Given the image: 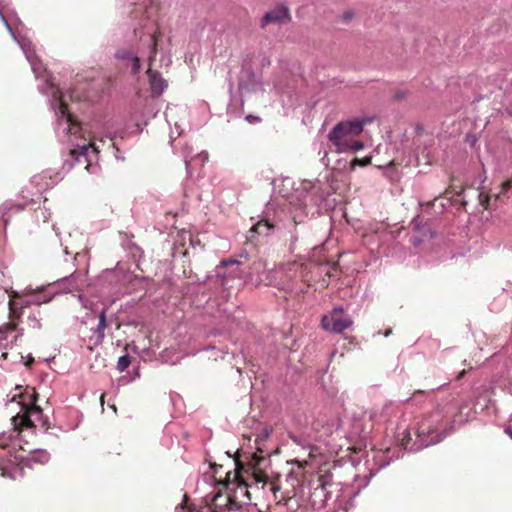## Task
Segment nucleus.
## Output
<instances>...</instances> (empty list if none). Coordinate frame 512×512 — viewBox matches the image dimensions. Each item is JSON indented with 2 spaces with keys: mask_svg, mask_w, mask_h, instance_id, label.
Segmentation results:
<instances>
[{
  "mask_svg": "<svg viewBox=\"0 0 512 512\" xmlns=\"http://www.w3.org/2000/svg\"><path fill=\"white\" fill-rule=\"evenodd\" d=\"M130 364H131V358L129 355L121 356L117 362V369L120 372H123L130 366Z\"/></svg>",
  "mask_w": 512,
  "mask_h": 512,
  "instance_id": "obj_17",
  "label": "nucleus"
},
{
  "mask_svg": "<svg viewBox=\"0 0 512 512\" xmlns=\"http://www.w3.org/2000/svg\"><path fill=\"white\" fill-rule=\"evenodd\" d=\"M98 325L95 328L94 332L97 337V343H101L105 337V329L107 327V320H106V310L103 309L98 316Z\"/></svg>",
  "mask_w": 512,
  "mask_h": 512,
  "instance_id": "obj_13",
  "label": "nucleus"
},
{
  "mask_svg": "<svg viewBox=\"0 0 512 512\" xmlns=\"http://www.w3.org/2000/svg\"><path fill=\"white\" fill-rule=\"evenodd\" d=\"M467 204L466 201H462V205L465 206Z\"/></svg>",
  "mask_w": 512,
  "mask_h": 512,
  "instance_id": "obj_40",
  "label": "nucleus"
},
{
  "mask_svg": "<svg viewBox=\"0 0 512 512\" xmlns=\"http://www.w3.org/2000/svg\"><path fill=\"white\" fill-rule=\"evenodd\" d=\"M465 373H466V370H462V371L459 373L458 378H459V379H460V378H462V377L465 375Z\"/></svg>",
  "mask_w": 512,
  "mask_h": 512,
  "instance_id": "obj_34",
  "label": "nucleus"
},
{
  "mask_svg": "<svg viewBox=\"0 0 512 512\" xmlns=\"http://www.w3.org/2000/svg\"><path fill=\"white\" fill-rule=\"evenodd\" d=\"M506 433L512 438V429H506Z\"/></svg>",
  "mask_w": 512,
  "mask_h": 512,
  "instance_id": "obj_35",
  "label": "nucleus"
},
{
  "mask_svg": "<svg viewBox=\"0 0 512 512\" xmlns=\"http://www.w3.org/2000/svg\"><path fill=\"white\" fill-rule=\"evenodd\" d=\"M10 321L0 326V347L7 348L8 344L4 343L7 340V334L12 331L18 330V321L20 313L14 309L13 304L10 302Z\"/></svg>",
  "mask_w": 512,
  "mask_h": 512,
  "instance_id": "obj_10",
  "label": "nucleus"
},
{
  "mask_svg": "<svg viewBox=\"0 0 512 512\" xmlns=\"http://www.w3.org/2000/svg\"><path fill=\"white\" fill-rule=\"evenodd\" d=\"M1 356H2L3 358H7L8 353H7V352H3Z\"/></svg>",
  "mask_w": 512,
  "mask_h": 512,
  "instance_id": "obj_37",
  "label": "nucleus"
},
{
  "mask_svg": "<svg viewBox=\"0 0 512 512\" xmlns=\"http://www.w3.org/2000/svg\"><path fill=\"white\" fill-rule=\"evenodd\" d=\"M273 229L274 225L270 223L268 220L263 219L254 224L251 227L250 232L266 236L269 235Z\"/></svg>",
  "mask_w": 512,
  "mask_h": 512,
  "instance_id": "obj_14",
  "label": "nucleus"
},
{
  "mask_svg": "<svg viewBox=\"0 0 512 512\" xmlns=\"http://www.w3.org/2000/svg\"><path fill=\"white\" fill-rule=\"evenodd\" d=\"M60 111L63 115H67V120L71 124H73L72 115L68 113V105L65 104L63 101L60 102Z\"/></svg>",
  "mask_w": 512,
  "mask_h": 512,
  "instance_id": "obj_24",
  "label": "nucleus"
},
{
  "mask_svg": "<svg viewBox=\"0 0 512 512\" xmlns=\"http://www.w3.org/2000/svg\"><path fill=\"white\" fill-rule=\"evenodd\" d=\"M512 186V179L506 180L501 184V191L498 194L494 195L495 200L500 199L501 194H505L509 191Z\"/></svg>",
  "mask_w": 512,
  "mask_h": 512,
  "instance_id": "obj_20",
  "label": "nucleus"
},
{
  "mask_svg": "<svg viewBox=\"0 0 512 512\" xmlns=\"http://www.w3.org/2000/svg\"><path fill=\"white\" fill-rule=\"evenodd\" d=\"M364 148V144L362 141L355 140L354 138L348 143L347 151L353 150L358 151L362 150Z\"/></svg>",
  "mask_w": 512,
  "mask_h": 512,
  "instance_id": "obj_21",
  "label": "nucleus"
},
{
  "mask_svg": "<svg viewBox=\"0 0 512 512\" xmlns=\"http://www.w3.org/2000/svg\"><path fill=\"white\" fill-rule=\"evenodd\" d=\"M197 158H199L201 160H206L208 158V156L206 153L205 154L201 153V154H198Z\"/></svg>",
  "mask_w": 512,
  "mask_h": 512,
  "instance_id": "obj_32",
  "label": "nucleus"
},
{
  "mask_svg": "<svg viewBox=\"0 0 512 512\" xmlns=\"http://www.w3.org/2000/svg\"><path fill=\"white\" fill-rule=\"evenodd\" d=\"M491 196L490 195H486L484 193H479V201H480V204L482 205V207L484 209H489L490 207V200H491Z\"/></svg>",
  "mask_w": 512,
  "mask_h": 512,
  "instance_id": "obj_23",
  "label": "nucleus"
},
{
  "mask_svg": "<svg viewBox=\"0 0 512 512\" xmlns=\"http://www.w3.org/2000/svg\"><path fill=\"white\" fill-rule=\"evenodd\" d=\"M29 320L33 323L34 328H38V329L41 328V323H40L39 319H37L36 316H30Z\"/></svg>",
  "mask_w": 512,
  "mask_h": 512,
  "instance_id": "obj_29",
  "label": "nucleus"
},
{
  "mask_svg": "<svg viewBox=\"0 0 512 512\" xmlns=\"http://www.w3.org/2000/svg\"><path fill=\"white\" fill-rule=\"evenodd\" d=\"M321 325L327 331L341 333L352 325V320L343 315L341 308H334L330 316L322 317Z\"/></svg>",
  "mask_w": 512,
  "mask_h": 512,
  "instance_id": "obj_6",
  "label": "nucleus"
},
{
  "mask_svg": "<svg viewBox=\"0 0 512 512\" xmlns=\"http://www.w3.org/2000/svg\"><path fill=\"white\" fill-rule=\"evenodd\" d=\"M265 458L254 453L250 456L249 460L244 463L240 460L239 452L236 453L235 472L231 478L232 472H227L225 480L218 482L225 490H228L227 498L223 505H228L230 510H239L242 505L251 502L250 489H265L274 496V499L279 503L287 502L296 494V488L301 486V475L297 472L291 471L286 478L287 482H291L290 488H283L280 484V477L269 479L265 472L260 468L261 462Z\"/></svg>",
  "mask_w": 512,
  "mask_h": 512,
  "instance_id": "obj_1",
  "label": "nucleus"
},
{
  "mask_svg": "<svg viewBox=\"0 0 512 512\" xmlns=\"http://www.w3.org/2000/svg\"><path fill=\"white\" fill-rule=\"evenodd\" d=\"M22 335H23V332H22V331H21V332H19L17 335H15V336H14L13 341H12L11 343L16 342V341H17V339H18L20 336H22Z\"/></svg>",
  "mask_w": 512,
  "mask_h": 512,
  "instance_id": "obj_33",
  "label": "nucleus"
},
{
  "mask_svg": "<svg viewBox=\"0 0 512 512\" xmlns=\"http://www.w3.org/2000/svg\"><path fill=\"white\" fill-rule=\"evenodd\" d=\"M407 95H408V92L406 90H398L394 94V99L397 101H401V100L406 99Z\"/></svg>",
  "mask_w": 512,
  "mask_h": 512,
  "instance_id": "obj_27",
  "label": "nucleus"
},
{
  "mask_svg": "<svg viewBox=\"0 0 512 512\" xmlns=\"http://www.w3.org/2000/svg\"><path fill=\"white\" fill-rule=\"evenodd\" d=\"M371 121V119H354L339 122L329 132L328 140L334 145L336 152H345L347 151L348 143L356 136H359L364 126Z\"/></svg>",
  "mask_w": 512,
  "mask_h": 512,
  "instance_id": "obj_3",
  "label": "nucleus"
},
{
  "mask_svg": "<svg viewBox=\"0 0 512 512\" xmlns=\"http://www.w3.org/2000/svg\"><path fill=\"white\" fill-rule=\"evenodd\" d=\"M146 74L149 80L151 96L154 98L159 97L167 88V81L161 76V74L158 71L153 70L150 67L147 68Z\"/></svg>",
  "mask_w": 512,
  "mask_h": 512,
  "instance_id": "obj_11",
  "label": "nucleus"
},
{
  "mask_svg": "<svg viewBox=\"0 0 512 512\" xmlns=\"http://www.w3.org/2000/svg\"><path fill=\"white\" fill-rule=\"evenodd\" d=\"M372 158L370 156H366L364 158H354L351 165L365 167L371 164Z\"/></svg>",
  "mask_w": 512,
  "mask_h": 512,
  "instance_id": "obj_18",
  "label": "nucleus"
},
{
  "mask_svg": "<svg viewBox=\"0 0 512 512\" xmlns=\"http://www.w3.org/2000/svg\"><path fill=\"white\" fill-rule=\"evenodd\" d=\"M394 412V407L392 404H385L380 409H374L370 413V420L372 421H379V422H386L388 421L392 414Z\"/></svg>",
  "mask_w": 512,
  "mask_h": 512,
  "instance_id": "obj_12",
  "label": "nucleus"
},
{
  "mask_svg": "<svg viewBox=\"0 0 512 512\" xmlns=\"http://www.w3.org/2000/svg\"><path fill=\"white\" fill-rule=\"evenodd\" d=\"M291 20L292 16L289 7L285 4H278L264 14L261 19L260 27L264 29L271 23L284 25L289 23Z\"/></svg>",
  "mask_w": 512,
  "mask_h": 512,
  "instance_id": "obj_7",
  "label": "nucleus"
},
{
  "mask_svg": "<svg viewBox=\"0 0 512 512\" xmlns=\"http://www.w3.org/2000/svg\"><path fill=\"white\" fill-rule=\"evenodd\" d=\"M89 152L98 154L99 150L94 142L90 141L88 144L78 146L77 148L70 150V155L75 159L76 162L85 164V169H88L91 163L89 159Z\"/></svg>",
  "mask_w": 512,
  "mask_h": 512,
  "instance_id": "obj_9",
  "label": "nucleus"
},
{
  "mask_svg": "<svg viewBox=\"0 0 512 512\" xmlns=\"http://www.w3.org/2000/svg\"><path fill=\"white\" fill-rule=\"evenodd\" d=\"M8 439H0V475L7 476L9 466L17 465L23 459V456H18L16 453L8 448Z\"/></svg>",
  "mask_w": 512,
  "mask_h": 512,
  "instance_id": "obj_8",
  "label": "nucleus"
},
{
  "mask_svg": "<svg viewBox=\"0 0 512 512\" xmlns=\"http://www.w3.org/2000/svg\"><path fill=\"white\" fill-rule=\"evenodd\" d=\"M292 463H293V464H296V465H297V467H298L299 469H302V470H303V469L307 466V464H308V462H307V461H300V460H297V459L292 460Z\"/></svg>",
  "mask_w": 512,
  "mask_h": 512,
  "instance_id": "obj_28",
  "label": "nucleus"
},
{
  "mask_svg": "<svg viewBox=\"0 0 512 512\" xmlns=\"http://www.w3.org/2000/svg\"><path fill=\"white\" fill-rule=\"evenodd\" d=\"M246 120L249 122V123H256V122H260L261 121V118L258 117V116H254V115H247L246 116Z\"/></svg>",
  "mask_w": 512,
  "mask_h": 512,
  "instance_id": "obj_30",
  "label": "nucleus"
},
{
  "mask_svg": "<svg viewBox=\"0 0 512 512\" xmlns=\"http://www.w3.org/2000/svg\"><path fill=\"white\" fill-rule=\"evenodd\" d=\"M185 164H186V166H187V168H188V167H189V165H190V162H189L188 160H185Z\"/></svg>",
  "mask_w": 512,
  "mask_h": 512,
  "instance_id": "obj_38",
  "label": "nucleus"
},
{
  "mask_svg": "<svg viewBox=\"0 0 512 512\" xmlns=\"http://www.w3.org/2000/svg\"><path fill=\"white\" fill-rule=\"evenodd\" d=\"M463 192V188L459 191V192H456L457 195H461Z\"/></svg>",
  "mask_w": 512,
  "mask_h": 512,
  "instance_id": "obj_39",
  "label": "nucleus"
},
{
  "mask_svg": "<svg viewBox=\"0 0 512 512\" xmlns=\"http://www.w3.org/2000/svg\"><path fill=\"white\" fill-rule=\"evenodd\" d=\"M442 427V414L438 410L434 411L429 419L423 421L418 429L417 438L419 439L418 448L427 447L441 441L440 429Z\"/></svg>",
  "mask_w": 512,
  "mask_h": 512,
  "instance_id": "obj_4",
  "label": "nucleus"
},
{
  "mask_svg": "<svg viewBox=\"0 0 512 512\" xmlns=\"http://www.w3.org/2000/svg\"><path fill=\"white\" fill-rule=\"evenodd\" d=\"M104 397H105V394H102L101 397H100V401H101L102 405L104 404Z\"/></svg>",
  "mask_w": 512,
  "mask_h": 512,
  "instance_id": "obj_36",
  "label": "nucleus"
},
{
  "mask_svg": "<svg viewBox=\"0 0 512 512\" xmlns=\"http://www.w3.org/2000/svg\"><path fill=\"white\" fill-rule=\"evenodd\" d=\"M50 459V455L46 450H35L30 454L28 461L35 464H46Z\"/></svg>",
  "mask_w": 512,
  "mask_h": 512,
  "instance_id": "obj_15",
  "label": "nucleus"
},
{
  "mask_svg": "<svg viewBox=\"0 0 512 512\" xmlns=\"http://www.w3.org/2000/svg\"><path fill=\"white\" fill-rule=\"evenodd\" d=\"M156 55L150 53L148 57V67L152 68V64L155 61Z\"/></svg>",
  "mask_w": 512,
  "mask_h": 512,
  "instance_id": "obj_31",
  "label": "nucleus"
},
{
  "mask_svg": "<svg viewBox=\"0 0 512 512\" xmlns=\"http://www.w3.org/2000/svg\"><path fill=\"white\" fill-rule=\"evenodd\" d=\"M218 486V490L213 494L206 495L204 498L205 505L201 508H197L192 504H189V499L187 495H184L183 502L179 508H177L178 512H223V511H231L228 505H223L225 503V499L227 495L222 494V486Z\"/></svg>",
  "mask_w": 512,
  "mask_h": 512,
  "instance_id": "obj_5",
  "label": "nucleus"
},
{
  "mask_svg": "<svg viewBox=\"0 0 512 512\" xmlns=\"http://www.w3.org/2000/svg\"><path fill=\"white\" fill-rule=\"evenodd\" d=\"M24 397L29 403L23 406L22 414L12 417L14 430L21 432L24 427H36V423H39L45 431L49 430L51 425L48 417L44 416L42 409L36 404L38 394L35 389H26Z\"/></svg>",
  "mask_w": 512,
  "mask_h": 512,
  "instance_id": "obj_2",
  "label": "nucleus"
},
{
  "mask_svg": "<svg viewBox=\"0 0 512 512\" xmlns=\"http://www.w3.org/2000/svg\"><path fill=\"white\" fill-rule=\"evenodd\" d=\"M131 56H135L130 50H120L117 52V57L119 59H127V60H131Z\"/></svg>",
  "mask_w": 512,
  "mask_h": 512,
  "instance_id": "obj_25",
  "label": "nucleus"
},
{
  "mask_svg": "<svg viewBox=\"0 0 512 512\" xmlns=\"http://www.w3.org/2000/svg\"><path fill=\"white\" fill-rule=\"evenodd\" d=\"M331 481H332V475L329 472H327L325 474H321L318 477L319 487L322 490H325L328 486H330L331 485Z\"/></svg>",
  "mask_w": 512,
  "mask_h": 512,
  "instance_id": "obj_16",
  "label": "nucleus"
},
{
  "mask_svg": "<svg viewBox=\"0 0 512 512\" xmlns=\"http://www.w3.org/2000/svg\"><path fill=\"white\" fill-rule=\"evenodd\" d=\"M131 73L137 75L140 72V59L137 56H131Z\"/></svg>",
  "mask_w": 512,
  "mask_h": 512,
  "instance_id": "obj_19",
  "label": "nucleus"
},
{
  "mask_svg": "<svg viewBox=\"0 0 512 512\" xmlns=\"http://www.w3.org/2000/svg\"><path fill=\"white\" fill-rule=\"evenodd\" d=\"M355 14L352 10H347L341 15V20L344 23L350 22L354 18Z\"/></svg>",
  "mask_w": 512,
  "mask_h": 512,
  "instance_id": "obj_26",
  "label": "nucleus"
},
{
  "mask_svg": "<svg viewBox=\"0 0 512 512\" xmlns=\"http://www.w3.org/2000/svg\"><path fill=\"white\" fill-rule=\"evenodd\" d=\"M160 36V32H154L151 35V50L150 53L157 55V47H158V37Z\"/></svg>",
  "mask_w": 512,
  "mask_h": 512,
  "instance_id": "obj_22",
  "label": "nucleus"
}]
</instances>
